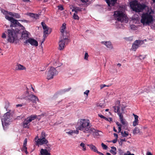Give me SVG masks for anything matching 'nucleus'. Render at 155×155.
Masks as SVG:
<instances>
[{
	"instance_id": "nucleus-1",
	"label": "nucleus",
	"mask_w": 155,
	"mask_h": 155,
	"mask_svg": "<svg viewBox=\"0 0 155 155\" xmlns=\"http://www.w3.org/2000/svg\"><path fill=\"white\" fill-rule=\"evenodd\" d=\"M88 119H82L79 120L75 126L76 129L82 131L85 133H89L94 131V129L91 127Z\"/></svg>"
},
{
	"instance_id": "nucleus-2",
	"label": "nucleus",
	"mask_w": 155,
	"mask_h": 155,
	"mask_svg": "<svg viewBox=\"0 0 155 155\" xmlns=\"http://www.w3.org/2000/svg\"><path fill=\"white\" fill-rule=\"evenodd\" d=\"M27 91L25 93L21 96V98L25 99L27 103H29L31 101L33 103H36V101H38L39 100L37 97L33 94H30L29 93V91L31 89H32L34 91V89L31 84H29L28 87H26Z\"/></svg>"
},
{
	"instance_id": "nucleus-3",
	"label": "nucleus",
	"mask_w": 155,
	"mask_h": 155,
	"mask_svg": "<svg viewBox=\"0 0 155 155\" xmlns=\"http://www.w3.org/2000/svg\"><path fill=\"white\" fill-rule=\"evenodd\" d=\"M66 24L65 23H64L61 27V32L63 38L62 39H61L59 42V49L60 50H61L63 49L65 47V44H67L69 41L68 38L65 37L64 35V30L66 28Z\"/></svg>"
},
{
	"instance_id": "nucleus-4",
	"label": "nucleus",
	"mask_w": 155,
	"mask_h": 155,
	"mask_svg": "<svg viewBox=\"0 0 155 155\" xmlns=\"http://www.w3.org/2000/svg\"><path fill=\"white\" fill-rule=\"evenodd\" d=\"M130 5L133 10L137 12H142L147 7L145 4H141L136 0L131 2Z\"/></svg>"
},
{
	"instance_id": "nucleus-5",
	"label": "nucleus",
	"mask_w": 155,
	"mask_h": 155,
	"mask_svg": "<svg viewBox=\"0 0 155 155\" xmlns=\"http://www.w3.org/2000/svg\"><path fill=\"white\" fill-rule=\"evenodd\" d=\"M153 17L150 13H143L141 16L140 22L143 25H149L153 21Z\"/></svg>"
},
{
	"instance_id": "nucleus-6",
	"label": "nucleus",
	"mask_w": 155,
	"mask_h": 155,
	"mask_svg": "<svg viewBox=\"0 0 155 155\" xmlns=\"http://www.w3.org/2000/svg\"><path fill=\"white\" fill-rule=\"evenodd\" d=\"M10 112V110H9L5 114L3 118L2 119V125L4 128L6 127L12 121Z\"/></svg>"
},
{
	"instance_id": "nucleus-7",
	"label": "nucleus",
	"mask_w": 155,
	"mask_h": 155,
	"mask_svg": "<svg viewBox=\"0 0 155 155\" xmlns=\"http://www.w3.org/2000/svg\"><path fill=\"white\" fill-rule=\"evenodd\" d=\"M8 41L10 43H13L17 37L15 31L13 29H8Z\"/></svg>"
},
{
	"instance_id": "nucleus-8",
	"label": "nucleus",
	"mask_w": 155,
	"mask_h": 155,
	"mask_svg": "<svg viewBox=\"0 0 155 155\" xmlns=\"http://www.w3.org/2000/svg\"><path fill=\"white\" fill-rule=\"evenodd\" d=\"M114 15L115 19L119 21H123L126 19L125 14L122 12L115 11Z\"/></svg>"
},
{
	"instance_id": "nucleus-9",
	"label": "nucleus",
	"mask_w": 155,
	"mask_h": 155,
	"mask_svg": "<svg viewBox=\"0 0 155 155\" xmlns=\"http://www.w3.org/2000/svg\"><path fill=\"white\" fill-rule=\"evenodd\" d=\"M58 72L55 68L52 67H51L47 72V79L49 80L53 78V76L58 74Z\"/></svg>"
},
{
	"instance_id": "nucleus-10",
	"label": "nucleus",
	"mask_w": 155,
	"mask_h": 155,
	"mask_svg": "<svg viewBox=\"0 0 155 155\" xmlns=\"http://www.w3.org/2000/svg\"><path fill=\"white\" fill-rule=\"evenodd\" d=\"M36 142L38 146L45 144L47 146V147H46V148L48 150L50 149L51 146L49 144H47L48 141L46 138H38Z\"/></svg>"
},
{
	"instance_id": "nucleus-11",
	"label": "nucleus",
	"mask_w": 155,
	"mask_h": 155,
	"mask_svg": "<svg viewBox=\"0 0 155 155\" xmlns=\"http://www.w3.org/2000/svg\"><path fill=\"white\" fill-rule=\"evenodd\" d=\"M29 43L31 45L34 46L35 47L37 46L38 45V43L37 41L32 38H29L28 40H26L24 42V45H26Z\"/></svg>"
},
{
	"instance_id": "nucleus-12",
	"label": "nucleus",
	"mask_w": 155,
	"mask_h": 155,
	"mask_svg": "<svg viewBox=\"0 0 155 155\" xmlns=\"http://www.w3.org/2000/svg\"><path fill=\"white\" fill-rule=\"evenodd\" d=\"M5 18L8 20L10 21L11 22L10 26L12 27H17V24L18 20L15 19L13 17L9 16L8 15H5Z\"/></svg>"
},
{
	"instance_id": "nucleus-13",
	"label": "nucleus",
	"mask_w": 155,
	"mask_h": 155,
	"mask_svg": "<svg viewBox=\"0 0 155 155\" xmlns=\"http://www.w3.org/2000/svg\"><path fill=\"white\" fill-rule=\"evenodd\" d=\"M143 43V41L137 40L133 44L132 47V49L135 51L140 45H142Z\"/></svg>"
},
{
	"instance_id": "nucleus-14",
	"label": "nucleus",
	"mask_w": 155,
	"mask_h": 155,
	"mask_svg": "<svg viewBox=\"0 0 155 155\" xmlns=\"http://www.w3.org/2000/svg\"><path fill=\"white\" fill-rule=\"evenodd\" d=\"M28 32L26 31H23L21 35V39L28 40Z\"/></svg>"
},
{
	"instance_id": "nucleus-15",
	"label": "nucleus",
	"mask_w": 155,
	"mask_h": 155,
	"mask_svg": "<svg viewBox=\"0 0 155 155\" xmlns=\"http://www.w3.org/2000/svg\"><path fill=\"white\" fill-rule=\"evenodd\" d=\"M114 109V111L115 112L117 113L118 115H119V113H120L121 114L124 112V109L122 108L121 110H120V107L118 106H114L113 107Z\"/></svg>"
},
{
	"instance_id": "nucleus-16",
	"label": "nucleus",
	"mask_w": 155,
	"mask_h": 155,
	"mask_svg": "<svg viewBox=\"0 0 155 155\" xmlns=\"http://www.w3.org/2000/svg\"><path fill=\"white\" fill-rule=\"evenodd\" d=\"M119 117L120 119L122 124L125 126L127 125V123L126 121L123 118V115L122 114L119 113Z\"/></svg>"
},
{
	"instance_id": "nucleus-17",
	"label": "nucleus",
	"mask_w": 155,
	"mask_h": 155,
	"mask_svg": "<svg viewBox=\"0 0 155 155\" xmlns=\"http://www.w3.org/2000/svg\"><path fill=\"white\" fill-rule=\"evenodd\" d=\"M30 122V121H29L28 119L27 118L25 119L23 123V127L25 128H29V125H30L29 123Z\"/></svg>"
},
{
	"instance_id": "nucleus-18",
	"label": "nucleus",
	"mask_w": 155,
	"mask_h": 155,
	"mask_svg": "<svg viewBox=\"0 0 155 155\" xmlns=\"http://www.w3.org/2000/svg\"><path fill=\"white\" fill-rule=\"evenodd\" d=\"M117 0H106V3L109 6H114L115 4L117 2Z\"/></svg>"
},
{
	"instance_id": "nucleus-19",
	"label": "nucleus",
	"mask_w": 155,
	"mask_h": 155,
	"mask_svg": "<svg viewBox=\"0 0 155 155\" xmlns=\"http://www.w3.org/2000/svg\"><path fill=\"white\" fill-rule=\"evenodd\" d=\"M101 43L105 45L106 46L109 48L112 49L113 48V46L111 42L110 41H102Z\"/></svg>"
},
{
	"instance_id": "nucleus-20",
	"label": "nucleus",
	"mask_w": 155,
	"mask_h": 155,
	"mask_svg": "<svg viewBox=\"0 0 155 155\" xmlns=\"http://www.w3.org/2000/svg\"><path fill=\"white\" fill-rule=\"evenodd\" d=\"M87 146L89 147V148L91 150L94 151V152L98 153L99 151L97 150V149L96 147L93 144H87Z\"/></svg>"
},
{
	"instance_id": "nucleus-21",
	"label": "nucleus",
	"mask_w": 155,
	"mask_h": 155,
	"mask_svg": "<svg viewBox=\"0 0 155 155\" xmlns=\"http://www.w3.org/2000/svg\"><path fill=\"white\" fill-rule=\"evenodd\" d=\"M40 153L41 155H50V153L48 152L47 149H41L40 151Z\"/></svg>"
},
{
	"instance_id": "nucleus-22",
	"label": "nucleus",
	"mask_w": 155,
	"mask_h": 155,
	"mask_svg": "<svg viewBox=\"0 0 155 155\" xmlns=\"http://www.w3.org/2000/svg\"><path fill=\"white\" fill-rule=\"evenodd\" d=\"M37 117V116L35 114L31 115L29 117H27V118H28L29 121H30L31 122L32 121L36 119Z\"/></svg>"
},
{
	"instance_id": "nucleus-23",
	"label": "nucleus",
	"mask_w": 155,
	"mask_h": 155,
	"mask_svg": "<svg viewBox=\"0 0 155 155\" xmlns=\"http://www.w3.org/2000/svg\"><path fill=\"white\" fill-rule=\"evenodd\" d=\"M16 68L17 70H25L26 69V68L25 67L20 64H17Z\"/></svg>"
},
{
	"instance_id": "nucleus-24",
	"label": "nucleus",
	"mask_w": 155,
	"mask_h": 155,
	"mask_svg": "<svg viewBox=\"0 0 155 155\" xmlns=\"http://www.w3.org/2000/svg\"><path fill=\"white\" fill-rule=\"evenodd\" d=\"M51 32V30L49 28H47L45 30H44V35H43V37H45L46 36V35H47L48 33V32L49 33H50Z\"/></svg>"
},
{
	"instance_id": "nucleus-25",
	"label": "nucleus",
	"mask_w": 155,
	"mask_h": 155,
	"mask_svg": "<svg viewBox=\"0 0 155 155\" xmlns=\"http://www.w3.org/2000/svg\"><path fill=\"white\" fill-rule=\"evenodd\" d=\"M111 148H112V149L110 150V152L113 155H116L117 153L116 148L114 147H111Z\"/></svg>"
},
{
	"instance_id": "nucleus-26",
	"label": "nucleus",
	"mask_w": 155,
	"mask_h": 155,
	"mask_svg": "<svg viewBox=\"0 0 155 155\" xmlns=\"http://www.w3.org/2000/svg\"><path fill=\"white\" fill-rule=\"evenodd\" d=\"M133 133L134 134H140V132L138 127H136L133 131Z\"/></svg>"
},
{
	"instance_id": "nucleus-27",
	"label": "nucleus",
	"mask_w": 155,
	"mask_h": 155,
	"mask_svg": "<svg viewBox=\"0 0 155 155\" xmlns=\"http://www.w3.org/2000/svg\"><path fill=\"white\" fill-rule=\"evenodd\" d=\"M68 134L72 135L73 133H75L76 134H78L79 133V131L78 130L76 129V130H70L69 132H67Z\"/></svg>"
},
{
	"instance_id": "nucleus-28",
	"label": "nucleus",
	"mask_w": 155,
	"mask_h": 155,
	"mask_svg": "<svg viewBox=\"0 0 155 155\" xmlns=\"http://www.w3.org/2000/svg\"><path fill=\"white\" fill-rule=\"evenodd\" d=\"M30 16L31 17L36 19H37L38 18L39 15L38 14H34L33 13H30Z\"/></svg>"
},
{
	"instance_id": "nucleus-29",
	"label": "nucleus",
	"mask_w": 155,
	"mask_h": 155,
	"mask_svg": "<svg viewBox=\"0 0 155 155\" xmlns=\"http://www.w3.org/2000/svg\"><path fill=\"white\" fill-rule=\"evenodd\" d=\"M121 134L122 136L123 137H127L129 135V133L125 131H124V132L122 131L121 132Z\"/></svg>"
},
{
	"instance_id": "nucleus-30",
	"label": "nucleus",
	"mask_w": 155,
	"mask_h": 155,
	"mask_svg": "<svg viewBox=\"0 0 155 155\" xmlns=\"http://www.w3.org/2000/svg\"><path fill=\"white\" fill-rule=\"evenodd\" d=\"M72 12H74L75 13H76V14H78V11H81V8L79 7H76L72 9Z\"/></svg>"
},
{
	"instance_id": "nucleus-31",
	"label": "nucleus",
	"mask_w": 155,
	"mask_h": 155,
	"mask_svg": "<svg viewBox=\"0 0 155 155\" xmlns=\"http://www.w3.org/2000/svg\"><path fill=\"white\" fill-rule=\"evenodd\" d=\"M46 135L44 131L42 132L39 138H45Z\"/></svg>"
},
{
	"instance_id": "nucleus-32",
	"label": "nucleus",
	"mask_w": 155,
	"mask_h": 155,
	"mask_svg": "<svg viewBox=\"0 0 155 155\" xmlns=\"http://www.w3.org/2000/svg\"><path fill=\"white\" fill-rule=\"evenodd\" d=\"M41 25L42 26L43 29L44 30H45L47 28H49L47 25H46V24L43 22H42L41 23Z\"/></svg>"
},
{
	"instance_id": "nucleus-33",
	"label": "nucleus",
	"mask_w": 155,
	"mask_h": 155,
	"mask_svg": "<svg viewBox=\"0 0 155 155\" xmlns=\"http://www.w3.org/2000/svg\"><path fill=\"white\" fill-rule=\"evenodd\" d=\"M77 14H76V13H74L73 15V18L75 20H79V18L78 16V15Z\"/></svg>"
},
{
	"instance_id": "nucleus-34",
	"label": "nucleus",
	"mask_w": 155,
	"mask_h": 155,
	"mask_svg": "<svg viewBox=\"0 0 155 155\" xmlns=\"http://www.w3.org/2000/svg\"><path fill=\"white\" fill-rule=\"evenodd\" d=\"M27 148L26 147V146H23V147L21 149L22 151H25L26 154H27L28 153V152L27 150Z\"/></svg>"
},
{
	"instance_id": "nucleus-35",
	"label": "nucleus",
	"mask_w": 155,
	"mask_h": 155,
	"mask_svg": "<svg viewBox=\"0 0 155 155\" xmlns=\"http://www.w3.org/2000/svg\"><path fill=\"white\" fill-rule=\"evenodd\" d=\"M80 146L83 148L82 150L83 151H85L86 150V147L85 146V144L83 143H81L80 144Z\"/></svg>"
},
{
	"instance_id": "nucleus-36",
	"label": "nucleus",
	"mask_w": 155,
	"mask_h": 155,
	"mask_svg": "<svg viewBox=\"0 0 155 155\" xmlns=\"http://www.w3.org/2000/svg\"><path fill=\"white\" fill-rule=\"evenodd\" d=\"M89 133H92L93 135L94 136H98L99 135L98 131H96L95 129H94V131L92 132Z\"/></svg>"
},
{
	"instance_id": "nucleus-37",
	"label": "nucleus",
	"mask_w": 155,
	"mask_h": 155,
	"mask_svg": "<svg viewBox=\"0 0 155 155\" xmlns=\"http://www.w3.org/2000/svg\"><path fill=\"white\" fill-rule=\"evenodd\" d=\"M14 15H13V16L16 18H19L20 17V15L17 13H14Z\"/></svg>"
},
{
	"instance_id": "nucleus-38",
	"label": "nucleus",
	"mask_w": 155,
	"mask_h": 155,
	"mask_svg": "<svg viewBox=\"0 0 155 155\" xmlns=\"http://www.w3.org/2000/svg\"><path fill=\"white\" fill-rule=\"evenodd\" d=\"M101 145L102 147L104 149L107 150L108 148L107 146V145H105V144H104L103 143H102L101 144Z\"/></svg>"
},
{
	"instance_id": "nucleus-39",
	"label": "nucleus",
	"mask_w": 155,
	"mask_h": 155,
	"mask_svg": "<svg viewBox=\"0 0 155 155\" xmlns=\"http://www.w3.org/2000/svg\"><path fill=\"white\" fill-rule=\"evenodd\" d=\"M138 124V120H134L133 122V125L134 126H135L137 125Z\"/></svg>"
},
{
	"instance_id": "nucleus-40",
	"label": "nucleus",
	"mask_w": 155,
	"mask_h": 155,
	"mask_svg": "<svg viewBox=\"0 0 155 155\" xmlns=\"http://www.w3.org/2000/svg\"><path fill=\"white\" fill-rule=\"evenodd\" d=\"M17 26H19L21 27V29H24L25 28L20 23H19L18 21H17Z\"/></svg>"
},
{
	"instance_id": "nucleus-41",
	"label": "nucleus",
	"mask_w": 155,
	"mask_h": 155,
	"mask_svg": "<svg viewBox=\"0 0 155 155\" xmlns=\"http://www.w3.org/2000/svg\"><path fill=\"white\" fill-rule=\"evenodd\" d=\"M27 139L25 138V140H24V142H23V146H27Z\"/></svg>"
},
{
	"instance_id": "nucleus-42",
	"label": "nucleus",
	"mask_w": 155,
	"mask_h": 155,
	"mask_svg": "<svg viewBox=\"0 0 155 155\" xmlns=\"http://www.w3.org/2000/svg\"><path fill=\"white\" fill-rule=\"evenodd\" d=\"M88 54L87 52H86L84 55V59L86 60H87L88 58Z\"/></svg>"
},
{
	"instance_id": "nucleus-43",
	"label": "nucleus",
	"mask_w": 155,
	"mask_h": 155,
	"mask_svg": "<svg viewBox=\"0 0 155 155\" xmlns=\"http://www.w3.org/2000/svg\"><path fill=\"white\" fill-rule=\"evenodd\" d=\"M123 155H134V154L133 153L131 154L130 151H128L127 153H124Z\"/></svg>"
},
{
	"instance_id": "nucleus-44",
	"label": "nucleus",
	"mask_w": 155,
	"mask_h": 155,
	"mask_svg": "<svg viewBox=\"0 0 155 155\" xmlns=\"http://www.w3.org/2000/svg\"><path fill=\"white\" fill-rule=\"evenodd\" d=\"M133 115L134 116V117L135 120H138V116L136 115H135L134 114H133Z\"/></svg>"
},
{
	"instance_id": "nucleus-45",
	"label": "nucleus",
	"mask_w": 155,
	"mask_h": 155,
	"mask_svg": "<svg viewBox=\"0 0 155 155\" xmlns=\"http://www.w3.org/2000/svg\"><path fill=\"white\" fill-rule=\"evenodd\" d=\"M58 9L60 10L61 11H62L63 10L64 8L62 6V5H59L58 6Z\"/></svg>"
},
{
	"instance_id": "nucleus-46",
	"label": "nucleus",
	"mask_w": 155,
	"mask_h": 155,
	"mask_svg": "<svg viewBox=\"0 0 155 155\" xmlns=\"http://www.w3.org/2000/svg\"><path fill=\"white\" fill-rule=\"evenodd\" d=\"M19 21H21V22H24L26 23H28L29 22V21L28 20H18Z\"/></svg>"
},
{
	"instance_id": "nucleus-47",
	"label": "nucleus",
	"mask_w": 155,
	"mask_h": 155,
	"mask_svg": "<svg viewBox=\"0 0 155 155\" xmlns=\"http://www.w3.org/2000/svg\"><path fill=\"white\" fill-rule=\"evenodd\" d=\"M106 86H107L105 84H101L100 86L101 89Z\"/></svg>"
},
{
	"instance_id": "nucleus-48",
	"label": "nucleus",
	"mask_w": 155,
	"mask_h": 155,
	"mask_svg": "<svg viewBox=\"0 0 155 155\" xmlns=\"http://www.w3.org/2000/svg\"><path fill=\"white\" fill-rule=\"evenodd\" d=\"M89 92V91L88 90H86L85 92H84V94L87 95V96L88 95V94Z\"/></svg>"
},
{
	"instance_id": "nucleus-49",
	"label": "nucleus",
	"mask_w": 155,
	"mask_h": 155,
	"mask_svg": "<svg viewBox=\"0 0 155 155\" xmlns=\"http://www.w3.org/2000/svg\"><path fill=\"white\" fill-rule=\"evenodd\" d=\"M121 128H122V126H121V127H118V133H120V132L121 133Z\"/></svg>"
},
{
	"instance_id": "nucleus-50",
	"label": "nucleus",
	"mask_w": 155,
	"mask_h": 155,
	"mask_svg": "<svg viewBox=\"0 0 155 155\" xmlns=\"http://www.w3.org/2000/svg\"><path fill=\"white\" fill-rule=\"evenodd\" d=\"M117 138H115L112 141V142L114 143H116L117 142Z\"/></svg>"
},
{
	"instance_id": "nucleus-51",
	"label": "nucleus",
	"mask_w": 155,
	"mask_h": 155,
	"mask_svg": "<svg viewBox=\"0 0 155 155\" xmlns=\"http://www.w3.org/2000/svg\"><path fill=\"white\" fill-rule=\"evenodd\" d=\"M71 89V88L65 89H64V92L68 91L70 90Z\"/></svg>"
},
{
	"instance_id": "nucleus-52",
	"label": "nucleus",
	"mask_w": 155,
	"mask_h": 155,
	"mask_svg": "<svg viewBox=\"0 0 155 155\" xmlns=\"http://www.w3.org/2000/svg\"><path fill=\"white\" fill-rule=\"evenodd\" d=\"M98 116L100 117L101 118H103L104 119V118H105V117H104V116H103L102 115H101V114H98Z\"/></svg>"
},
{
	"instance_id": "nucleus-53",
	"label": "nucleus",
	"mask_w": 155,
	"mask_h": 155,
	"mask_svg": "<svg viewBox=\"0 0 155 155\" xmlns=\"http://www.w3.org/2000/svg\"><path fill=\"white\" fill-rule=\"evenodd\" d=\"M2 37L4 38H6V35L4 33L2 34Z\"/></svg>"
},
{
	"instance_id": "nucleus-54",
	"label": "nucleus",
	"mask_w": 155,
	"mask_h": 155,
	"mask_svg": "<svg viewBox=\"0 0 155 155\" xmlns=\"http://www.w3.org/2000/svg\"><path fill=\"white\" fill-rule=\"evenodd\" d=\"M126 141V140L125 138L120 139V142H122V143H122L123 142Z\"/></svg>"
},
{
	"instance_id": "nucleus-55",
	"label": "nucleus",
	"mask_w": 155,
	"mask_h": 155,
	"mask_svg": "<svg viewBox=\"0 0 155 155\" xmlns=\"http://www.w3.org/2000/svg\"><path fill=\"white\" fill-rule=\"evenodd\" d=\"M116 124L118 127H121L122 126L118 122H116Z\"/></svg>"
},
{
	"instance_id": "nucleus-56",
	"label": "nucleus",
	"mask_w": 155,
	"mask_h": 155,
	"mask_svg": "<svg viewBox=\"0 0 155 155\" xmlns=\"http://www.w3.org/2000/svg\"><path fill=\"white\" fill-rule=\"evenodd\" d=\"M114 136L116 138H118V134L116 133H114Z\"/></svg>"
},
{
	"instance_id": "nucleus-57",
	"label": "nucleus",
	"mask_w": 155,
	"mask_h": 155,
	"mask_svg": "<svg viewBox=\"0 0 155 155\" xmlns=\"http://www.w3.org/2000/svg\"><path fill=\"white\" fill-rule=\"evenodd\" d=\"M23 105L22 104H18L16 105V107H22V106Z\"/></svg>"
},
{
	"instance_id": "nucleus-58",
	"label": "nucleus",
	"mask_w": 155,
	"mask_h": 155,
	"mask_svg": "<svg viewBox=\"0 0 155 155\" xmlns=\"http://www.w3.org/2000/svg\"><path fill=\"white\" fill-rule=\"evenodd\" d=\"M83 2H88V0H81Z\"/></svg>"
},
{
	"instance_id": "nucleus-59",
	"label": "nucleus",
	"mask_w": 155,
	"mask_h": 155,
	"mask_svg": "<svg viewBox=\"0 0 155 155\" xmlns=\"http://www.w3.org/2000/svg\"><path fill=\"white\" fill-rule=\"evenodd\" d=\"M147 155H152V154L150 152H147Z\"/></svg>"
},
{
	"instance_id": "nucleus-60",
	"label": "nucleus",
	"mask_w": 155,
	"mask_h": 155,
	"mask_svg": "<svg viewBox=\"0 0 155 155\" xmlns=\"http://www.w3.org/2000/svg\"><path fill=\"white\" fill-rule=\"evenodd\" d=\"M112 119L111 118H108V121H110V122L112 121Z\"/></svg>"
},
{
	"instance_id": "nucleus-61",
	"label": "nucleus",
	"mask_w": 155,
	"mask_h": 155,
	"mask_svg": "<svg viewBox=\"0 0 155 155\" xmlns=\"http://www.w3.org/2000/svg\"><path fill=\"white\" fill-rule=\"evenodd\" d=\"M9 14L10 15L12 16H13V15H14L13 14L14 13H12V12H10V13H9Z\"/></svg>"
},
{
	"instance_id": "nucleus-62",
	"label": "nucleus",
	"mask_w": 155,
	"mask_h": 155,
	"mask_svg": "<svg viewBox=\"0 0 155 155\" xmlns=\"http://www.w3.org/2000/svg\"><path fill=\"white\" fill-rule=\"evenodd\" d=\"M113 130L115 132H117V130L116 129L115 127H113Z\"/></svg>"
},
{
	"instance_id": "nucleus-63",
	"label": "nucleus",
	"mask_w": 155,
	"mask_h": 155,
	"mask_svg": "<svg viewBox=\"0 0 155 155\" xmlns=\"http://www.w3.org/2000/svg\"><path fill=\"white\" fill-rule=\"evenodd\" d=\"M104 119L105 120L107 121H108V119L106 117H105V118H104Z\"/></svg>"
},
{
	"instance_id": "nucleus-64",
	"label": "nucleus",
	"mask_w": 155,
	"mask_h": 155,
	"mask_svg": "<svg viewBox=\"0 0 155 155\" xmlns=\"http://www.w3.org/2000/svg\"><path fill=\"white\" fill-rule=\"evenodd\" d=\"M106 154L107 155H111V154L110 153H106Z\"/></svg>"
}]
</instances>
